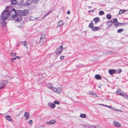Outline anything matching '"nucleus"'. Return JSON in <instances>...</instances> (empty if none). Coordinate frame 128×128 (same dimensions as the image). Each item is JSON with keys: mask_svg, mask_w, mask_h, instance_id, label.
<instances>
[{"mask_svg": "<svg viewBox=\"0 0 128 128\" xmlns=\"http://www.w3.org/2000/svg\"><path fill=\"white\" fill-rule=\"evenodd\" d=\"M9 12L10 16L12 17L14 20L18 22H20L23 20V18L24 19L23 16L27 15L29 12L28 10H17L14 8H12V10Z\"/></svg>", "mask_w": 128, "mask_h": 128, "instance_id": "f257e3e1", "label": "nucleus"}, {"mask_svg": "<svg viewBox=\"0 0 128 128\" xmlns=\"http://www.w3.org/2000/svg\"><path fill=\"white\" fill-rule=\"evenodd\" d=\"M9 10H5L2 12L1 14V18H0V22L2 23V26H5L6 24V22L5 20L7 19L9 16H10Z\"/></svg>", "mask_w": 128, "mask_h": 128, "instance_id": "f03ea898", "label": "nucleus"}, {"mask_svg": "<svg viewBox=\"0 0 128 128\" xmlns=\"http://www.w3.org/2000/svg\"><path fill=\"white\" fill-rule=\"evenodd\" d=\"M46 40L45 34L42 35V36L40 40V44L41 45H43L45 43Z\"/></svg>", "mask_w": 128, "mask_h": 128, "instance_id": "7ed1b4c3", "label": "nucleus"}, {"mask_svg": "<svg viewBox=\"0 0 128 128\" xmlns=\"http://www.w3.org/2000/svg\"><path fill=\"white\" fill-rule=\"evenodd\" d=\"M63 49L62 46H60L57 48L56 51V54L57 56L60 55Z\"/></svg>", "mask_w": 128, "mask_h": 128, "instance_id": "20e7f679", "label": "nucleus"}, {"mask_svg": "<svg viewBox=\"0 0 128 128\" xmlns=\"http://www.w3.org/2000/svg\"><path fill=\"white\" fill-rule=\"evenodd\" d=\"M117 93L118 94L128 100V96L126 93L121 91V90H118L117 91Z\"/></svg>", "mask_w": 128, "mask_h": 128, "instance_id": "39448f33", "label": "nucleus"}, {"mask_svg": "<svg viewBox=\"0 0 128 128\" xmlns=\"http://www.w3.org/2000/svg\"><path fill=\"white\" fill-rule=\"evenodd\" d=\"M8 81L6 80H2L0 82V89L3 88L8 84Z\"/></svg>", "mask_w": 128, "mask_h": 128, "instance_id": "423d86ee", "label": "nucleus"}, {"mask_svg": "<svg viewBox=\"0 0 128 128\" xmlns=\"http://www.w3.org/2000/svg\"><path fill=\"white\" fill-rule=\"evenodd\" d=\"M118 70H117L111 69L108 70V72L110 74H113L118 72Z\"/></svg>", "mask_w": 128, "mask_h": 128, "instance_id": "0eeeda50", "label": "nucleus"}, {"mask_svg": "<svg viewBox=\"0 0 128 128\" xmlns=\"http://www.w3.org/2000/svg\"><path fill=\"white\" fill-rule=\"evenodd\" d=\"M24 116L26 117V118L25 119L26 120H28L29 119L30 116L29 113L27 112H26L24 114Z\"/></svg>", "mask_w": 128, "mask_h": 128, "instance_id": "6e6552de", "label": "nucleus"}, {"mask_svg": "<svg viewBox=\"0 0 128 128\" xmlns=\"http://www.w3.org/2000/svg\"><path fill=\"white\" fill-rule=\"evenodd\" d=\"M56 122V120H50L48 122H46V124H48L51 125L54 124Z\"/></svg>", "mask_w": 128, "mask_h": 128, "instance_id": "1a4fd4ad", "label": "nucleus"}, {"mask_svg": "<svg viewBox=\"0 0 128 128\" xmlns=\"http://www.w3.org/2000/svg\"><path fill=\"white\" fill-rule=\"evenodd\" d=\"M114 125L117 127H119L120 126V124L116 121H114L113 122Z\"/></svg>", "mask_w": 128, "mask_h": 128, "instance_id": "9d476101", "label": "nucleus"}, {"mask_svg": "<svg viewBox=\"0 0 128 128\" xmlns=\"http://www.w3.org/2000/svg\"><path fill=\"white\" fill-rule=\"evenodd\" d=\"M95 78L97 80H101L102 79L101 76L99 74H96L95 76Z\"/></svg>", "mask_w": 128, "mask_h": 128, "instance_id": "9b49d317", "label": "nucleus"}, {"mask_svg": "<svg viewBox=\"0 0 128 128\" xmlns=\"http://www.w3.org/2000/svg\"><path fill=\"white\" fill-rule=\"evenodd\" d=\"M6 120L9 121H11L12 120V118L11 116H6Z\"/></svg>", "mask_w": 128, "mask_h": 128, "instance_id": "f8f14e48", "label": "nucleus"}, {"mask_svg": "<svg viewBox=\"0 0 128 128\" xmlns=\"http://www.w3.org/2000/svg\"><path fill=\"white\" fill-rule=\"evenodd\" d=\"M90 94L94 96V97H97L98 96L95 93V92L92 91H90L89 93Z\"/></svg>", "mask_w": 128, "mask_h": 128, "instance_id": "ddd939ff", "label": "nucleus"}, {"mask_svg": "<svg viewBox=\"0 0 128 128\" xmlns=\"http://www.w3.org/2000/svg\"><path fill=\"white\" fill-rule=\"evenodd\" d=\"M100 29V28L98 26H94L92 29V31H95L96 30H98Z\"/></svg>", "mask_w": 128, "mask_h": 128, "instance_id": "4468645a", "label": "nucleus"}, {"mask_svg": "<svg viewBox=\"0 0 128 128\" xmlns=\"http://www.w3.org/2000/svg\"><path fill=\"white\" fill-rule=\"evenodd\" d=\"M20 42L21 43V44H22L23 46H26V48L28 49V46L27 45V43L26 42V41H22V42Z\"/></svg>", "mask_w": 128, "mask_h": 128, "instance_id": "2eb2a0df", "label": "nucleus"}, {"mask_svg": "<svg viewBox=\"0 0 128 128\" xmlns=\"http://www.w3.org/2000/svg\"><path fill=\"white\" fill-rule=\"evenodd\" d=\"M11 2V4L13 5H14L17 3L16 0H10Z\"/></svg>", "mask_w": 128, "mask_h": 128, "instance_id": "dca6fc26", "label": "nucleus"}, {"mask_svg": "<svg viewBox=\"0 0 128 128\" xmlns=\"http://www.w3.org/2000/svg\"><path fill=\"white\" fill-rule=\"evenodd\" d=\"M93 20L95 22V24H96L100 21V20L99 18L96 17L94 18V19Z\"/></svg>", "mask_w": 128, "mask_h": 128, "instance_id": "f3484780", "label": "nucleus"}, {"mask_svg": "<svg viewBox=\"0 0 128 128\" xmlns=\"http://www.w3.org/2000/svg\"><path fill=\"white\" fill-rule=\"evenodd\" d=\"M47 86L48 88L49 89H52V88H54V87H53V85L50 84H48L47 85Z\"/></svg>", "mask_w": 128, "mask_h": 128, "instance_id": "a211bd4d", "label": "nucleus"}, {"mask_svg": "<svg viewBox=\"0 0 128 128\" xmlns=\"http://www.w3.org/2000/svg\"><path fill=\"white\" fill-rule=\"evenodd\" d=\"M62 91V89L60 88H57V92L59 94Z\"/></svg>", "mask_w": 128, "mask_h": 128, "instance_id": "6ab92c4d", "label": "nucleus"}, {"mask_svg": "<svg viewBox=\"0 0 128 128\" xmlns=\"http://www.w3.org/2000/svg\"><path fill=\"white\" fill-rule=\"evenodd\" d=\"M94 24L92 23V22L90 23L89 25V27L90 28H91V29L93 28L94 26Z\"/></svg>", "mask_w": 128, "mask_h": 128, "instance_id": "aec40b11", "label": "nucleus"}, {"mask_svg": "<svg viewBox=\"0 0 128 128\" xmlns=\"http://www.w3.org/2000/svg\"><path fill=\"white\" fill-rule=\"evenodd\" d=\"M63 24L62 21V20H60L58 23V25L59 26H62Z\"/></svg>", "mask_w": 128, "mask_h": 128, "instance_id": "412c9836", "label": "nucleus"}, {"mask_svg": "<svg viewBox=\"0 0 128 128\" xmlns=\"http://www.w3.org/2000/svg\"><path fill=\"white\" fill-rule=\"evenodd\" d=\"M113 23V22L112 20H111L110 21H109L107 22V24L108 26H110L112 25V24Z\"/></svg>", "mask_w": 128, "mask_h": 128, "instance_id": "4be33fe9", "label": "nucleus"}, {"mask_svg": "<svg viewBox=\"0 0 128 128\" xmlns=\"http://www.w3.org/2000/svg\"><path fill=\"white\" fill-rule=\"evenodd\" d=\"M80 117L82 118H85L86 117V115L85 114H81L80 115Z\"/></svg>", "mask_w": 128, "mask_h": 128, "instance_id": "5701e85b", "label": "nucleus"}, {"mask_svg": "<svg viewBox=\"0 0 128 128\" xmlns=\"http://www.w3.org/2000/svg\"><path fill=\"white\" fill-rule=\"evenodd\" d=\"M127 11H128V10H120V11H122V12H121V13H120V11L119 12V14H122L124 12H126Z\"/></svg>", "mask_w": 128, "mask_h": 128, "instance_id": "b1692460", "label": "nucleus"}, {"mask_svg": "<svg viewBox=\"0 0 128 128\" xmlns=\"http://www.w3.org/2000/svg\"><path fill=\"white\" fill-rule=\"evenodd\" d=\"M55 105L53 103H51L50 104V107L53 108H55Z\"/></svg>", "mask_w": 128, "mask_h": 128, "instance_id": "393cba45", "label": "nucleus"}, {"mask_svg": "<svg viewBox=\"0 0 128 128\" xmlns=\"http://www.w3.org/2000/svg\"><path fill=\"white\" fill-rule=\"evenodd\" d=\"M99 14L100 15L102 16L104 14V12L103 11H100L99 13Z\"/></svg>", "mask_w": 128, "mask_h": 128, "instance_id": "a878e982", "label": "nucleus"}, {"mask_svg": "<svg viewBox=\"0 0 128 128\" xmlns=\"http://www.w3.org/2000/svg\"><path fill=\"white\" fill-rule=\"evenodd\" d=\"M111 15L110 14H108L106 15V18L108 20L110 19L111 18Z\"/></svg>", "mask_w": 128, "mask_h": 128, "instance_id": "bb28decb", "label": "nucleus"}, {"mask_svg": "<svg viewBox=\"0 0 128 128\" xmlns=\"http://www.w3.org/2000/svg\"><path fill=\"white\" fill-rule=\"evenodd\" d=\"M38 18H34L32 17H31L30 18V20H37L38 19Z\"/></svg>", "mask_w": 128, "mask_h": 128, "instance_id": "cd10ccee", "label": "nucleus"}, {"mask_svg": "<svg viewBox=\"0 0 128 128\" xmlns=\"http://www.w3.org/2000/svg\"><path fill=\"white\" fill-rule=\"evenodd\" d=\"M123 30V29H120L118 30H117V32L118 33H120L122 32Z\"/></svg>", "mask_w": 128, "mask_h": 128, "instance_id": "c85d7f7f", "label": "nucleus"}, {"mask_svg": "<svg viewBox=\"0 0 128 128\" xmlns=\"http://www.w3.org/2000/svg\"><path fill=\"white\" fill-rule=\"evenodd\" d=\"M44 126H39L36 127L35 128H44Z\"/></svg>", "mask_w": 128, "mask_h": 128, "instance_id": "c756f323", "label": "nucleus"}, {"mask_svg": "<svg viewBox=\"0 0 128 128\" xmlns=\"http://www.w3.org/2000/svg\"><path fill=\"white\" fill-rule=\"evenodd\" d=\"M54 103L56 104H60V102L57 100H55L54 101Z\"/></svg>", "mask_w": 128, "mask_h": 128, "instance_id": "7c9ffc66", "label": "nucleus"}, {"mask_svg": "<svg viewBox=\"0 0 128 128\" xmlns=\"http://www.w3.org/2000/svg\"><path fill=\"white\" fill-rule=\"evenodd\" d=\"M113 23H118L117 22V19L116 18H114V19L113 20Z\"/></svg>", "mask_w": 128, "mask_h": 128, "instance_id": "2f4dec72", "label": "nucleus"}, {"mask_svg": "<svg viewBox=\"0 0 128 128\" xmlns=\"http://www.w3.org/2000/svg\"><path fill=\"white\" fill-rule=\"evenodd\" d=\"M52 90L54 92H57V88H52Z\"/></svg>", "mask_w": 128, "mask_h": 128, "instance_id": "473e14b6", "label": "nucleus"}, {"mask_svg": "<svg viewBox=\"0 0 128 128\" xmlns=\"http://www.w3.org/2000/svg\"><path fill=\"white\" fill-rule=\"evenodd\" d=\"M28 123L30 124H32V120H30L28 121Z\"/></svg>", "mask_w": 128, "mask_h": 128, "instance_id": "72a5a7b5", "label": "nucleus"}, {"mask_svg": "<svg viewBox=\"0 0 128 128\" xmlns=\"http://www.w3.org/2000/svg\"><path fill=\"white\" fill-rule=\"evenodd\" d=\"M110 108L112 110H116V109L115 108H114L113 107H112V106H110Z\"/></svg>", "mask_w": 128, "mask_h": 128, "instance_id": "f704fd0d", "label": "nucleus"}, {"mask_svg": "<svg viewBox=\"0 0 128 128\" xmlns=\"http://www.w3.org/2000/svg\"><path fill=\"white\" fill-rule=\"evenodd\" d=\"M16 60L15 57L14 58H11L10 60L12 61H13L14 60Z\"/></svg>", "mask_w": 128, "mask_h": 128, "instance_id": "c9c22d12", "label": "nucleus"}, {"mask_svg": "<svg viewBox=\"0 0 128 128\" xmlns=\"http://www.w3.org/2000/svg\"><path fill=\"white\" fill-rule=\"evenodd\" d=\"M52 11V10H51L50 12H49L48 13L46 14V15H45L44 16V17H45L46 16H47Z\"/></svg>", "mask_w": 128, "mask_h": 128, "instance_id": "e433bc0d", "label": "nucleus"}, {"mask_svg": "<svg viewBox=\"0 0 128 128\" xmlns=\"http://www.w3.org/2000/svg\"><path fill=\"white\" fill-rule=\"evenodd\" d=\"M122 70L121 69H119V70H118V72H118V73L119 74H120V72H122Z\"/></svg>", "mask_w": 128, "mask_h": 128, "instance_id": "4c0bfd02", "label": "nucleus"}, {"mask_svg": "<svg viewBox=\"0 0 128 128\" xmlns=\"http://www.w3.org/2000/svg\"><path fill=\"white\" fill-rule=\"evenodd\" d=\"M114 26L116 27H117L118 25V23H114Z\"/></svg>", "mask_w": 128, "mask_h": 128, "instance_id": "58836bf2", "label": "nucleus"}, {"mask_svg": "<svg viewBox=\"0 0 128 128\" xmlns=\"http://www.w3.org/2000/svg\"><path fill=\"white\" fill-rule=\"evenodd\" d=\"M64 56H62L60 57V58L61 60H62L64 59Z\"/></svg>", "mask_w": 128, "mask_h": 128, "instance_id": "ea45409f", "label": "nucleus"}, {"mask_svg": "<svg viewBox=\"0 0 128 128\" xmlns=\"http://www.w3.org/2000/svg\"><path fill=\"white\" fill-rule=\"evenodd\" d=\"M98 127V126H97L96 127L95 126H91L90 127V128H97Z\"/></svg>", "mask_w": 128, "mask_h": 128, "instance_id": "a19ab883", "label": "nucleus"}, {"mask_svg": "<svg viewBox=\"0 0 128 128\" xmlns=\"http://www.w3.org/2000/svg\"><path fill=\"white\" fill-rule=\"evenodd\" d=\"M70 12L69 10H68L67 12V14H70Z\"/></svg>", "mask_w": 128, "mask_h": 128, "instance_id": "79ce46f5", "label": "nucleus"}, {"mask_svg": "<svg viewBox=\"0 0 128 128\" xmlns=\"http://www.w3.org/2000/svg\"><path fill=\"white\" fill-rule=\"evenodd\" d=\"M94 10H90V11H88V12H94Z\"/></svg>", "mask_w": 128, "mask_h": 128, "instance_id": "37998d69", "label": "nucleus"}, {"mask_svg": "<svg viewBox=\"0 0 128 128\" xmlns=\"http://www.w3.org/2000/svg\"><path fill=\"white\" fill-rule=\"evenodd\" d=\"M118 25H121V24H124V23H120V22H119L118 23Z\"/></svg>", "mask_w": 128, "mask_h": 128, "instance_id": "c03bdc74", "label": "nucleus"}, {"mask_svg": "<svg viewBox=\"0 0 128 128\" xmlns=\"http://www.w3.org/2000/svg\"><path fill=\"white\" fill-rule=\"evenodd\" d=\"M10 54L12 55V56H14V54L13 52H10Z\"/></svg>", "mask_w": 128, "mask_h": 128, "instance_id": "a18cd8bd", "label": "nucleus"}, {"mask_svg": "<svg viewBox=\"0 0 128 128\" xmlns=\"http://www.w3.org/2000/svg\"><path fill=\"white\" fill-rule=\"evenodd\" d=\"M15 58H16H16H18V59H20V58L18 56H16Z\"/></svg>", "mask_w": 128, "mask_h": 128, "instance_id": "49530a36", "label": "nucleus"}, {"mask_svg": "<svg viewBox=\"0 0 128 128\" xmlns=\"http://www.w3.org/2000/svg\"><path fill=\"white\" fill-rule=\"evenodd\" d=\"M30 0V2H31L32 3L33 2V0H28V1H29Z\"/></svg>", "mask_w": 128, "mask_h": 128, "instance_id": "de8ad7c7", "label": "nucleus"}, {"mask_svg": "<svg viewBox=\"0 0 128 128\" xmlns=\"http://www.w3.org/2000/svg\"><path fill=\"white\" fill-rule=\"evenodd\" d=\"M82 66V64H80L79 65H78V66H76V67H80V66Z\"/></svg>", "mask_w": 128, "mask_h": 128, "instance_id": "09e8293b", "label": "nucleus"}, {"mask_svg": "<svg viewBox=\"0 0 128 128\" xmlns=\"http://www.w3.org/2000/svg\"><path fill=\"white\" fill-rule=\"evenodd\" d=\"M100 104L101 105H102V106H105L106 107V106H107L106 105H105V104Z\"/></svg>", "mask_w": 128, "mask_h": 128, "instance_id": "8fccbe9b", "label": "nucleus"}, {"mask_svg": "<svg viewBox=\"0 0 128 128\" xmlns=\"http://www.w3.org/2000/svg\"><path fill=\"white\" fill-rule=\"evenodd\" d=\"M110 106H107H107H106V107H108V108H110Z\"/></svg>", "mask_w": 128, "mask_h": 128, "instance_id": "3c124183", "label": "nucleus"}, {"mask_svg": "<svg viewBox=\"0 0 128 128\" xmlns=\"http://www.w3.org/2000/svg\"><path fill=\"white\" fill-rule=\"evenodd\" d=\"M92 7H91V6H89L88 7V8H89L90 9Z\"/></svg>", "mask_w": 128, "mask_h": 128, "instance_id": "603ef678", "label": "nucleus"}, {"mask_svg": "<svg viewBox=\"0 0 128 128\" xmlns=\"http://www.w3.org/2000/svg\"><path fill=\"white\" fill-rule=\"evenodd\" d=\"M16 55V53H14V56H15Z\"/></svg>", "mask_w": 128, "mask_h": 128, "instance_id": "864d4df0", "label": "nucleus"}, {"mask_svg": "<svg viewBox=\"0 0 128 128\" xmlns=\"http://www.w3.org/2000/svg\"><path fill=\"white\" fill-rule=\"evenodd\" d=\"M120 13H121V12H122V11H120Z\"/></svg>", "mask_w": 128, "mask_h": 128, "instance_id": "5fc2aeb1", "label": "nucleus"}, {"mask_svg": "<svg viewBox=\"0 0 128 128\" xmlns=\"http://www.w3.org/2000/svg\"><path fill=\"white\" fill-rule=\"evenodd\" d=\"M8 6H7L6 7V8H8Z\"/></svg>", "mask_w": 128, "mask_h": 128, "instance_id": "6e6d98bb", "label": "nucleus"}, {"mask_svg": "<svg viewBox=\"0 0 128 128\" xmlns=\"http://www.w3.org/2000/svg\"><path fill=\"white\" fill-rule=\"evenodd\" d=\"M19 44H18L17 45V46H18V45Z\"/></svg>", "mask_w": 128, "mask_h": 128, "instance_id": "4d7b16f0", "label": "nucleus"}, {"mask_svg": "<svg viewBox=\"0 0 128 128\" xmlns=\"http://www.w3.org/2000/svg\"><path fill=\"white\" fill-rule=\"evenodd\" d=\"M0 114H2L0 113Z\"/></svg>", "mask_w": 128, "mask_h": 128, "instance_id": "13d9d810", "label": "nucleus"}]
</instances>
